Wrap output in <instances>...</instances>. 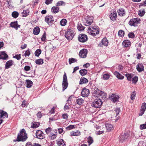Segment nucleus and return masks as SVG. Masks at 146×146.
<instances>
[{
    "label": "nucleus",
    "instance_id": "f257e3e1",
    "mask_svg": "<svg viewBox=\"0 0 146 146\" xmlns=\"http://www.w3.org/2000/svg\"><path fill=\"white\" fill-rule=\"evenodd\" d=\"M27 138L26 131L24 129H21L19 133H18L17 139L14 140V141H25Z\"/></svg>",
    "mask_w": 146,
    "mask_h": 146
},
{
    "label": "nucleus",
    "instance_id": "f03ea898",
    "mask_svg": "<svg viewBox=\"0 0 146 146\" xmlns=\"http://www.w3.org/2000/svg\"><path fill=\"white\" fill-rule=\"evenodd\" d=\"M88 30L89 34L93 36H96L99 33V28L96 26L89 27Z\"/></svg>",
    "mask_w": 146,
    "mask_h": 146
},
{
    "label": "nucleus",
    "instance_id": "7ed1b4c3",
    "mask_svg": "<svg viewBox=\"0 0 146 146\" xmlns=\"http://www.w3.org/2000/svg\"><path fill=\"white\" fill-rule=\"evenodd\" d=\"M102 103V102L101 99H96L92 103L91 106L96 108H100L101 107Z\"/></svg>",
    "mask_w": 146,
    "mask_h": 146
},
{
    "label": "nucleus",
    "instance_id": "20e7f679",
    "mask_svg": "<svg viewBox=\"0 0 146 146\" xmlns=\"http://www.w3.org/2000/svg\"><path fill=\"white\" fill-rule=\"evenodd\" d=\"M74 36V33L73 31L69 29H68L65 32V36L68 40H72Z\"/></svg>",
    "mask_w": 146,
    "mask_h": 146
},
{
    "label": "nucleus",
    "instance_id": "39448f33",
    "mask_svg": "<svg viewBox=\"0 0 146 146\" xmlns=\"http://www.w3.org/2000/svg\"><path fill=\"white\" fill-rule=\"evenodd\" d=\"M84 24L86 26L90 25L93 22V18L90 16H86L83 20Z\"/></svg>",
    "mask_w": 146,
    "mask_h": 146
},
{
    "label": "nucleus",
    "instance_id": "423d86ee",
    "mask_svg": "<svg viewBox=\"0 0 146 146\" xmlns=\"http://www.w3.org/2000/svg\"><path fill=\"white\" fill-rule=\"evenodd\" d=\"M63 78L62 87L63 90L64 91L67 88L68 86L67 77L66 73L65 72H64V74L63 76Z\"/></svg>",
    "mask_w": 146,
    "mask_h": 146
},
{
    "label": "nucleus",
    "instance_id": "0eeeda50",
    "mask_svg": "<svg viewBox=\"0 0 146 146\" xmlns=\"http://www.w3.org/2000/svg\"><path fill=\"white\" fill-rule=\"evenodd\" d=\"M140 19L138 18L133 19L130 20L129 23L131 26L136 27L137 26V24L140 23Z\"/></svg>",
    "mask_w": 146,
    "mask_h": 146
},
{
    "label": "nucleus",
    "instance_id": "6e6552de",
    "mask_svg": "<svg viewBox=\"0 0 146 146\" xmlns=\"http://www.w3.org/2000/svg\"><path fill=\"white\" fill-rule=\"evenodd\" d=\"M78 40L79 41L82 42H86L88 40V37L85 34H80L78 37Z\"/></svg>",
    "mask_w": 146,
    "mask_h": 146
},
{
    "label": "nucleus",
    "instance_id": "1a4fd4ad",
    "mask_svg": "<svg viewBox=\"0 0 146 146\" xmlns=\"http://www.w3.org/2000/svg\"><path fill=\"white\" fill-rule=\"evenodd\" d=\"M36 137L37 138L42 139L44 138V135L42 131L38 130L36 132Z\"/></svg>",
    "mask_w": 146,
    "mask_h": 146
},
{
    "label": "nucleus",
    "instance_id": "9d476101",
    "mask_svg": "<svg viewBox=\"0 0 146 146\" xmlns=\"http://www.w3.org/2000/svg\"><path fill=\"white\" fill-rule=\"evenodd\" d=\"M88 52L87 49H83L81 50L79 53V56L82 58H84L86 57Z\"/></svg>",
    "mask_w": 146,
    "mask_h": 146
},
{
    "label": "nucleus",
    "instance_id": "9b49d317",
    "mask_svg": "<svg viewBox=\"0 0 146 146\" xmlns=\"http://www.w3.org/2000/svg\"><path fill=\"white\" fill-rule=\"evenodd\" d=\"M136 68L139 72H140L144 71V67L142 63L139 62L136 66Z\"/></svg>",
    "mask_w": 146,
    "mask_h": 146
},
{
    "label": "nucleus",
    "instance_id": "f8f14e48",
    "mask_svg": "<svg viewBox=\"0 0 146 146\" xmlns=\"http://www.w3.org/2000/svg\"><path fill=\"white\" fill-rule=\"evenodd\" d=\"M129 137V135L127 133H125L123 135H120L119 137V140L121 142L126 141Z\"/></svg>",
    "mask_w": 146,
    "mask_h": 146
},
{
    "label": "nucleus",
    "instance_id": "ddd939ff",
    "mask_svg": "<svg viewBox=\"0 0 146 146\" xmlns=\"http://www.w3.org/2000/svg\"><path fill=\"white\" fill-rule=\"evenodd\" d=\"M45 21L50 25V23L51 24L54 21V20L53 17L51 15L47 16L45 17Z\"/></svg>",
    "mask_w": 146,
    "mask_h": 146
},
{
    "label": "nucleus",
    "instance_id": "4468645a",
    "mask_svg": "<svg viewBox=\"0 0 146 146\" xmlns=\"http://www.w3.org/2000/svg\"><path fill=\"white\" fill-rule=\"evenodd\" d=\"M90 94L89 90L85 88H84L81 92V95L83 97L88 96Z\"/></svg>",
    "mask_w": 146,
    "mask_h": 146
},
{
    "label": "nucleus",
    "instance_id": "2eb2a0df",
    "mask_svg": "<svg viewBox=\"0 0 146 146\" xmlns=\"http://www.w3.org/2000/svg\"><path fill=\"white\" fill-rule=\"evenodd\" d=\"M119 96L116 94H113L111 95L110 96V100L114 102L118 101Z\"/></svg>",
    "mask_w": 146,
    "mask_h": 146
},
{
    "label": "nucleus",
    "instance_id": "dca6fc26",
    "mask_svg": "<svg viewBox=\"0 0 146 146\" xmlns=\"http://www.w3.org/2000/svg\"><path fill=\"white\" fill-rule=\"evenodd\" d=\"M120 109L119 108H115L114 110V114H116L115 117L116 118L115 119V122H116L118 120L119 118V116L118 115L119 114L120 111Z\"/></svg>",
    "mask_w": 146,
    "mask_h": 146
},
{
    "label": "nucleus",
    "instance_id": "f3484780",
    "mask_svg": "<svg viewBox=\"0 0 146 146\" xmlns=\"http://www.w3.org/2000/svg\"><path fill=\"white\" fill-rule=\"evenodd\" d=\"M146 109V103L144 102L142 104L139 115H142L144 113Z\"/></svg>",
    "mask_w": 146,
    "mask_h": 146
},
{
    "label": "nucleus",
    "instance_id": "a211bd4d",
    "mask_svg": "<svg viewBox=\"0 0 146 146\" xmlns=\"http://www.w3.org/2000/svg\"><path fill=\"white\" fill-rule=\"evenodd\" d=\"M117 17V13L115 11L113 10L110 15V17L112 21L115 20Z\"/></svg>",
    "mask_w": 146,
    "mask_h": 146
},
{
    "label": "nucleus",
    "instance_id": "6ab92c4d",
    "mask_svg": "<svg viewBox=\"0 0 146 146\" xmlns=\"http://www.w3.org/2000/svg\"><path fill=\"white\" fill-rule=\"evenodd\" d=\"M102 44H99L100 47H103V45L105 46H107L108 45V40L106 38H103L102 40Z\"/></svg>",
    "mask_w": 146,
    "mask_h": 146
},
{
    "label": "nucleus",
    "instance_id": "aec40b11",
    "mask_svg": "<svg viewBox=\"0 0 146 146\" xmlns=\"http://www.w3.org/2000/svg\"><path fill=\"white\" fill-rule=\"evenodd\" d=\"M106 94L104 92L101 91L100 94L97 96L98 98H99V99H102V100H104L106 98Z\"/></svg>",
    "mask_w": 146,
    "mask_h": 146
},
{
    "label": "nucleus",
    "instance_id": "412c9836",
    "mask_svg": "<svg viewBox=\"0 0 146 146\" xmlns=\"http://www.w3.org/2000/svg\"><path fill=\"white\" fill-rule=\"evenodd\" d=\"M101 91L97 88L95 87L94 90L92 91L93 96L97 97V96L100 94Z\"/></svg>",
    "mask_w": 146,
    "mask_h": 146
},
{
    "label": "nucleus",
    "instance_id": "4be33fe9",
    "mask_svg": "<svg viewBox=\"0 0 146 146\" xmlns=\"http://www.w3.org/2000/svg\"><path fill=\"white\" fill-rule=\"evenodd\" d=\"M8 117L7 113L2 110H0V118H7Z\"/></svg>",
    "mask_w": 146,
    "mask_h": 146
},
{
    "label": "nucleus",
    "instance_id": "5701e85b",
    "mask_svg": "<svg viewBox=\"0 0 146 146\" xmlns=\"http://www.w3.org/2000/svg\"><path fill=\"white\" fill-rule=\"evenodd\" d=\"M8 58V55L4 52H2L0 53V59L6 60Z\"/></svg>",
    "mask_w": 146,
    "mask_h": 146
},
{
    "label": "nucleus",
    "instance_id": "b1692460",
    "mask_svg": "<svg viewBox=\"0 0 146 146\" xmlns=\"http://www.w3.org/2000/svg\"><path fill=\"white\" fill-rule=\"evenodd\" d=\"M118 14L120 16H124L125 14V10L123 8H120L117 11Z\"/></svg>",
    "mask_w": 146,
    "mask_h": 146
},
{
    "label": "nucleus",
    "instance_id": "393cba45",
    "mask_svg": "<svg viewBox=\"0 0 146 146\" xmlns=\"http://www.w3.org/2000/svg\"><path fill=\"white\" fill-rule=\"evenodd\" d=\"M57 144L59 146H65L66 144L62 139H59L57 141Z\"/></svg>",
    "mask_w": 146,
    "mask_h": 146
},
{
    "label": "nucleus",
    "instance_id": "a878e982",
    "mask_svg": "<svg viewBox=\"0 0 146 146\" xmlns=\"http://www.w3.org/2000/svg\"><path fill=\"white\" fill-rule=\"evenodd\" d=\"M114 74L118 79L122 80L124 78V77L122 76V74L116 71L114 72Z\"/></svg>",
    "mask_w": 146,
    "mask_h": 146
},
{
    "label": "nucleus",
    "instance_id": "bb28decb",
    "mask_svg": "<svg viewBox=\"0 0 146 146\" xmlns=\"http://www.w3.org/2000/svg\"><path fill=\"white\" fill-rule=\"evenodd\" d=\"M13 63V61L12 60L8 61L5 64V68L6 69H8L11 66Z\"/></svg>",
    "mask_w": 146,
    "mask_h": 146
},
{
    "label": "nucleus",
    "instance_id": "cd10ccee",
    "mask_svg": "<svg viewBox=\"0 0 146 146\" xmlns=\"http://www.w3.org/2000/svg\"><path fill=\"white\" fill-rule=\"evenodd\" d=\"M122 44L124 47H127L131 45V42L129 40H125L122 42Z\"/></svg>",
    "mask_w": 146,
    "mask_h": 146
},
{
    "label": "nucleus",
    "instance_id": "c85d7f7f",
    "mask_svg": "<svg viewBox=\"0 0 146 146\" xmlns=\"http://www.w3.org/2000/svg\"><path fill=\"white\" fill-rule=\"evenodd\" d=\"M10 25L11 27L14 28L16 29H17L18 28L20 27V25L18 24L17 22V21L11 22Z\"/></svg>",
    "mask_w": 146,
    "mask_h": 146
},
{
    "label": "nucleus",
    "instance_id": "c756f323",
    "mask_svg": "<svg viewBox=\"0 0 146 146\" xmlns=\"http://www.w3.org/2000/svg\"><path fill=\"white\" fill-rule=\"evenodd\" d=\"M106 126L108 131H110L113 129V125L110 123H107L106 124Z\"/></svg>",
    "mask_w": 146,
    "mask_h": 146
},
{
    "label": "nucleus",
    "instance_id": "7c9ffc66",
    "mask_svg": "<svg viewBox=\"0 0 146 146\" xmlns=\"http://www.w3.org/2000/svg\"><path fill=\"white\" fill-rule=\"evenodd\" d=\"M26 83L27 84V87L28 88H31L32 86L33 82L30 80H26Z\"/></svg>",
    "mask_w": 146,
    "mask_h": 146
},
{
    "label": "nucleus",
    "instance_id": "2f4dec72",
    "mask_svg": "<svg viewBox=\"0 0 146 146\" xmlns=\"http://www.w3.org/2000/svg\"><path fill=\"white\" fill-rule=\"evenodd\" d=\"M88 82V80L86 78H82L80 80L79 84H86Z\"/></svg>",
    "mask_w": 146,
    "mask_h": 146
},
{
    "label": "nucleus",
    "instance_id": "473e14b6",
    "mask_svg": "<svg viewBox=\"0 0 146 146\" xmlns=\"http://www.w3.org/2000/svg\"><path fill=\"white\" fill-rule=\"evenodd\" d=\"M79 72L80 74L82 76H84L88 72L87 70L84 69L81 70Z\"/></svg>",
    "mask_w": 146,
    "mask_h": 146
},
{
    "label": "nucleus",
    "instance_id": "72a5a7b5",
    "mask_svg": "<svg viewBox=\"0 0 146 146\" xmlns=\"http://www.w3.org/2000/svg\"><path fill=\"white\" fill-rule=\"evenodd\" d=\"M40 31L39 28L38 27H36L33 29V33L35 35H37L39 33Z\"/></svg>",
    "mask_w": 146,
    "mask_h": 146
},
{
    "label": "nucleus",
    "instance_id": "f704fd0d",
    "mask_svg": "<svg viewBox=\"0 0 146 146\" xmlns=\"http://www.w3.org/2000/svg\"><path fill=\"white\" fill-rule=\"evenodd\" d=\"M76 102L77 104L79 105L83 104L84 103V101L83 99L82 98H78L77 99Z\"/></svg>",
    "mask_w": 146,
    "mask_h": 146
},
{
    "label": "nucleus",
    "instance_id": "c9c22d12",
    "mask_svg": "<svg viewBox=\"0 0 146 146\" xmlns=\"http://www.w3.org/2000/svg\"><path fill=\"white\" fill-rule=\"evenodd\" d=\"M59 8L56 7H53L51 8L52 12L54 13H56L59 12Z\"/></svg>",
    "mask_w": 146,
    "mask_h": 146
},
{
    "label": "nucleus",
    "instance_id": "e433bc0d",
    "mask_svg": "<svg viewBox=\"0 0 146 146\" xmlns=\"http://www.w3.org/2000/svg\"><path fill=\"white\" fill-rule=\"evenodd\" d=\"M110 76V75L109 74H105L102 75V78L104 80H107L109 78Z\"/></svg>",
    "mask_w": 146,
    "mask_h": 146
},
{
    "label": "nucleus",
    "instance_id": "4c0bfd02",
    "mask_svg": "<svg viewBox=\"0 0 146 146\" xmlns=\"http://www.w3.org/2000/svg\"><path fill=\"white\" fill-rule=\"evenodd\" d=\"M71 135L78 136L80 135V132L79 131H72L70 133Z\"/></svg>",
    "mask_w": 146,
    "mask_h": 146
},
{
    "label": "nucleus",
    "instance_id": "58836bf2",
    "mask_svg": "<svg viewBox=\"0 0 146 146\" xmlns=\"http://www.w3.org/2000/svg\"><path fill=\"white\" fill-rule=\"evenodd\" d=\"M35 62L38 65L42 64L44 63L43 60L42 59L36 60Z\"/></svg>",
    "mask_w": 146,
    "mask_h": 146
},
{
    "label": "nucleus",
    "instance_id": "ea45409f",
    "mask_svg": "<svg viewBox=\"0 0 146 146\" xmlns=\"http://www.w3.org/2000/svg\"><path fill=\"white\" fill-rule=\"evenodd\" d=\"M67 23V21L65 19H63L61 20L60 22V25L62 26H65Z\"/></svg>",
    "mask_w": 146,
    "mask_h": 146
},
{
    "label": "nucleus",
    "instance_id": "a19ab883",
    "mask_svg": "<svg viewBox=\"0 0 146 146\" xmlns=\"http://www.w3.org/2000/svg\"><path fill=\"white\" fill-rule=\"evenodd\" d=\"M56 134H54L52 133H50L49 137L52 139H54L56 138Z\"/></svg>",
    "mask_w": 146,
    "mask_h": 146
},
{
    "label": "nucleus",
    "instance_id": "79ce46f5",
    "mask_svg": "<svg viewBox=\"0 0 146 146\" xmlns=\"http://www.w3.org/2000/svg\"><path fill=\"white\" fill-rule=\"evenodd\" d=\"M69 64H71L72 63L76 62L77 60L73 58H70L68 60Z\"/></svg>",
    "mask_w": 146,
    "mask_h": 146
},
{
    "label": "nucleus",
    "instance_id": "37998d69",
    "mask_svg": "<svg viewBox=\"0 0 146 146\" xmlns=\"http://www.w3.org/2000/svg\"><path fill=\"white\" fill-rule=\"evenodd\" d=\"M23 16L26 17L29 14V11L28 10H23L22 13Z\"/></svg>",
    "mask_w": 146,
    "mask_h": 146
},
{
    "label": "nucleus",
    "instance_id": "c03bdc74",
    "mask_svg": "<svg viewBox=\"0 0 146 146\" xmlns=\"http://www.w3.org/2000/svg\"><path fill=\"white\" fill-rule=\"evenodd\" d=\"M19 15V13L17 11H13L12 13V15L14 18L17 17H18Z\"/></svg>",
    "mask_w": 146,
    "mask_h": 146
},
{
    "label": "nucleus",
    "instance_id": "a18cd8bd",
    "mask_svg": "<svg viewBox=\"0 0 146 146\" xmlns=\"http://www.w3.org/2000/svg\"><path fill=\"white\" fill-rule=\"evenodd\" d=\"M88 142L89 143V145H90L93 142V140L92 137L89 136L88 138Z\"/></svg>",
    "mask_w": 146,
    "mask_h": 146
},
{
    "label": "nucleus",
    "instance_id": "49530a36",
    "mask_svg": "<svg viewBox=\"0 0 146 146\" xmlns=\"http://www.w3.org/2000/svg\"><path fill=\"white\" fill-rule=\"evenodd\" d=\"M41 51L40 49H37L35 52V56L38 57L41 53Z\"/></svg>",
    "mask_w": 146,
    "mask_h": 146
},
{
    "label": "nucleus",
    "instance_id": "de8ad7c7",
    "mask_svg": "<svg viewBox=\"0 0 146 146\" xmlns=\"http://www.w3.org/2000/svg\"><path fill=\"white\" fill-rule=\"evenodd\" d=\"M77 28L79 31H82L84 30V28L81 24H78L77 26Z\"/></svg>",
    "mask_w": 146,
    "mask_h": 146
},
{
    "label": "nucleus",
    "instance_id": "09e8293b",
    "mask_svg": "<svg viewBox=\"0 0 146 146\" xmlns=\"http://www.w3.org/2000/svg\"><path fill=\"white\" fill-rule=\"evenodd\" d=\"M136 94L135 92V91L132 92L130 96V98L131 100H133L135 99Z\"/></svg>",
    "mask_w": 146,
    "mask_h": 146
},
{
    "label": "nucleus",
    "instance_id": "8fccbe9b",
    "mask_svg": "<svg viewBox=\"0 0 146 146\" xmlns=\"http://www.w3.org/2000/svg\"><path fill=\"white\" fill-rule=\"evenodd\" d=\"M39 126V125L38 123H37L35 122H34L31 125V127L32 128H34L38 127Z\"/></svg>",
    "mask_w": 146,
    "mask_h": 146
},
{
    "label": "nucleus",
    "instance_id": "3c124183",
    "mask_svg": "<svg viewBox=\"0 0 146 146\" xmlns=\"http://www.w3.org/2000/svg\"><path fill=\"white\" fill-rule=\"evenodd\" d=\"M118 35L120 37H122L124 35V32L122 30H119L118 33Z\"/></svg>",
    "mask_w": 146,
    "mask_h": 146
},
{
    "label": "nucleus",
    "instance_id": "603ef678",
    "mask_svg": "<svg viewBox=\"0 0 146 146\" xmlns=\"http://www.w3.org/2000/svg\"><path fill=\"white\" fill-rule=\"evenodd\" d=\"M145 9L143 10H140L139 13V16H142L144 15L145 13Z\"/></svg>",
    "mask_w": 146,
    "mask_h": 146
},
{
    "label": "nucleus",
    "instance_id": "864d4df0",
    "mask_svg": "<svg viewBox=\"0 0 146 146\" xmlns=\"http://www.w3.org/2000/svg\"><path fill=\"white\" fill-rule=\"evenodd\" d=\"M75 126L74 125H70L66 128V130H69L71 129H74Z\"/></svg>",
    "mask_w": 146,
    "mask_h": 146
},
{
    "label": "nucleus",
    "instance_id": "5fc2aeb1",
    "mask_svg": "<svg viewBox=\"0 0 146 146\" xmlns=\"http://www.w3.org/2000/svg\"><path fill=\"white\" fill-rule=\"evenodd\" d=\"M56 6H60L65 5V3L62 1H60L57 2Z\"/></svg>",
    "mask_w": 146,
    "mask_h": 146
},
{
    "label": "nucleus",
    "instance_id": "6e6d98bb",
    "mask_svg": "<svg viewBox=\"0 0 146 146\" xmlns=\"http://www.w3.org/2000/svg\"><path fill=\"white\" fill-rule=\"evenodd\" d=\"M125 76L127 78L128 80L131 81L132 77L131 74H127L125 75Z\"/></svg>",
    "mask_w": 146,
    "mask_h": 146
},
{
    "label": "nucleus",
    "instance_id": "4d7b16f0",
    "mask_svg": "<svg viewBox=\"0 0 146 146\" xmlns=\"http://www.w3.org/2000/svg\"><path fill=\"white\" fill-rule=\"evenodd\" d=\"M14 58H16L17 60H20L21 58V54H15L13 56Z\"/></svg>",
    "mask_w": 146,
    "mask_h": 146
},
{
    "label": "nucleus",
    "instance_id": "13d9d810",
    "mask_svg": "<svg viewBox=\"0 0 146 146\" xmlns=\"http://www.w3.org/2000/svg\"><path fill=\"white\" fill-rule=\"evenodd\" d=\"M140 128L141 129H146V123L145 124L140 125Z\"/></svg>",
    "mask_w": 146,
    "mask_h": 146
},
{
    "label": "nucleus",
    "instance_id": "bf43d9fd",
    "mask_svg": "<svg viewBox=\"0 0 146 146\" xmlns=\"http://www.w3.org/2000/svg\"><path fill=\"white\" fill-rule=\"evenodd\" d=\"M138 78L137 76H135L133 79L132 81L133 83H134L135 84L138 81Z\"/></svg>",
    "mask_w": 146,
    "mask_h": 146
},
{
    "label": "nucleus",
    "instance_id": "052dcab7",
    "mask_svg": "<svg viewBox=\"0 0 146 146\" xmlns=\"http://www.w3.org/2000/svg\"><path fill=\"white\" fill-rule=\"evenodd\" d=\"M41 40L42 41H45L46 39V34L45 33H44L43 35L41 38Z\"/></svg>",
    "mask_w": 146,
    "mask_h": 146
},
{
    "label": "nucleus",
    "instance_id": "680f3d73",
    "mask_svg": "<svg viewBox=\"0 0 146 146\" xmlns=\"http://www.w3.org/2000/svg\"><path fill=\"white\" fill-rule=\"evenodd\" d=\"M52 129L50 127H48L45 129V132L47 134H48L51 131Z\"/></svg>",
    "mask_w": 146,
    "mask_h": 146
},
{
    "label": "nucleus",
    "instance_id": "e2e57ef3",
    "mask_svg": "<svg viewBox=\"0 0 146 146\" xmlns=\"http://www.w3.org/2000/svg\"><path fill=\"white\" fill-rule=\"evenodd\" d=\"M129 38H133L135 37V35L133 33H130L128 35Z\"/></svg>",
    "mask_w": 146,
    "mask_h": 146
},
{
    "label": "nucleus",
    "instance_id": "0e129e2a",
    "mask_svg": "<svg viewBox=\"0 0 146 146\" xmlns=\"http://www.w3.org/2000/svg\"><path fill=\"white\" fill-rule=\"evenodd\" d=\"M30 54V52L29 51V50H27L25 53L24 55L25 56H29Z\"/></svg>",
    "mask_w": 146,
    "mask_h": 146
},
{
    "label": "nucleus",
    "instance_id": "69168bd1",
    "mask_svg": "<svg viewBox=\"0 0 146 146\" xmlns=\"http://www.w3.org/2000/svg\"><path fill=\"white\" fill-rule=\"evenodd\" d=\"M141 6H146V0L144 1L142 3H140L139 7Z\"/></svg>",
    "mask_w": 146,
    "mask_h": 146
},
{
    "label": "nucleus",
    "instance_id": "338daca9",
    "mask_svg": "<svg viewBox=\"0 0 146 146\" xmlns=\"http://www.w3.org/2000/svg\"><path fill=\"white\" fill-rule=\"evenodd\" d=\"M30 67L28 66H25L24 67V70L26 71H28L30 70Z\"/></svg>",
    "mask_w": 146,
    "mask_h": 146
},
{
    "label": "nucleus",
    "instance_id": "774afa93",
    "mask_svg": "<svg viewBox=\"0 0 146 146\" xmlns=\"http://www.w3.org/2000/svg\"><path fill=\"white\" fill-rule=\"evenodd\" d=\"M62 117L64 119H67L68 118V115L67 113H64L62 115Z\"/></svg>",
    "mask_w": 146,
    "mask_h": 146
}]
</instances>
